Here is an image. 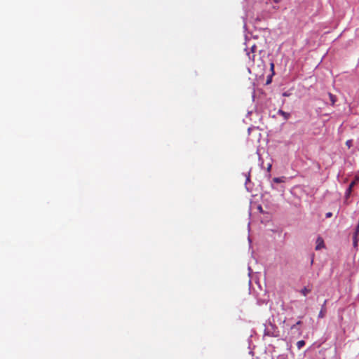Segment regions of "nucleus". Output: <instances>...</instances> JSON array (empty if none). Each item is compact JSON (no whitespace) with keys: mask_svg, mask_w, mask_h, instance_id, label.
I'll return each mask as SVG.
<instances>
[{"mask_svg":"<svg viewBox=\"0 0 359 359\" xmlns=\"http://www.w3.org/2000/svg\"><path fill=\"white\" fill-rule=\"evenodd\" d=\"M249 180H250V176L248 175V176H247L246 181L248 182Z\"/></svg>","mask_w":359,"mask_h":359,"instance_id":"nucleus-14","label":"nucleus"},{"mask_svg":"<svg viewBox=\"0 0 359 359\" xmlns=\"http://www.w3.org/2000/svg\"><path fill=\"white\" fill-rule=\"evenodd\" d=\"M311 292V287H304L302 288L299 292L304 297H306L308 294Z\"/></svg>","mask_w":359,"mask_h":359,"instance_id":"nucleus-5","label":"nucleus"},{"mask_svg":"<svg viewBox=\"0 0 359 359\" xmlns=\"http://www.w3.org/2000/svg\"><path fill=\"white\" fill-rule=\"evenodd\" d=\"M332 212H329L326 213V215H325V216H326V217H327V218L331 217H332Z\"/></svg>","mask_w":359,"mask_h":359,"instance_id":"nucleus-12","label":"nucleus"},{"mask_svg":"<svg viewBox=\"0 0 359 359\" xmlns=\"http://www.w3.org/2000/svg\"><path fill=\"white\" fill-rule=\"evenodd\" d=\"M302 323V322L300 320H299L298 322H297V323L295 325H294L292 327V329L294 328L296 325H300Z\"/></svg>","mask_w":359,"mask_h":359,"instance_id":"nucleus-13","label":"nucleus"},{"mask_svg":"<svg viewBox=\"0 0 359 359\" xmlns=\"http://www.w3.org/2000/svg\"><path fill=\"white\" fill-rule=\"evenodd\" d=\"M246 47L245 51L248 58L251 61H254L255 52L257 50V46L251 39H247L245 43Z\"/></svg>","mask_w":359,"mask_h":359,"instance_id":"nucleus-1","label":"nucleus"},{"mask_svg":"<svg viewBox=\"0 0 359 359\" xmlns=\"http://www.w3.org/2000/svg\"><path fill=\"white\" fill-rule=\"evenodd\" d=\"M273 181L276 183H281L283 182V177H275L273 179Z\"/></svg>","mask_w":359,"mask_h":359,"instance_id":"nucleus-9","label":"nucleus"},{"mask_svg":"<svg viewBox=\"0 0 359 359\" xmlns=\"http://www.w3.org/2000/svg\"><path fill=\"white\" fill-rule=\"evenodd\" d=\"M355 182L353 181L348 185V187L347 188V189L346 190V192H345V196L346 198H348L349 196L351 195V193L352 191V189H353V186L355 185Z\"/></svg>","mask_w":359,"mask_h":359,"instance_id":"nucleus-3","label":"nucleus"},{"mask_svg":"<svg viewBox=\"0 0 359 359\" xmlns=\"http://www.w3.org/2000/svg\"><path fill=\"white\" fill-rule=\"evenodd\" d=\"M316 243V250H320L325 247L324 241L321 237L317 238Z\"/></svg>","mask_w":359,"mask_h":359,"instance_id":"nucleus-2","label":"nucleus"},{"mask_svg":"<svg viewBox=\"0 0 359 359\" xmlns=\"http://www.w3.org/2000/svg\"><path fill=\"white\" fill-rule=\"evenodd\" d=\"M352 140H348L346 142V144L347 145V147L348 148H350L351 146H352Z\"/></svg>","mask_w":359,"mask_h":359,"instance_id":"nucleus-10","label":"nucleus"},{"mask_svg":"<svg viewBox=\"0 0 359 359\" xmlns=\"http://www.w3.org/2000/svg\"><path fill=\"white\" fill-rule=\"evenodd\" d=\"M258 208H259V210H262V207L261 206H259Z\"/></svg>","mask_w":359,"mask_h":359,"instance_id":"nucleus-15","label":"nucleus"},{"mask_svg":"<svg viewBox=\"0 0 359 359\" xmlns=\"http://www.w3.org/2000/svg\"><path fill=\"white\" fill-rule=\"evenodd\" d=\"M290 95V93H289V92H285L283 93V96H284V97H288Z\"/></svg>","mask_w":359,"mask_h":359,"instance_id":"nucleus-11","label":"nucleus"},{"mask_svg":"<svg viewBox=\"0 0 359 359\" xmlns=\"http://www.w3.org/2000/svg\"><path fill=\"white\" fill-rule=\"evenodd\" d=\"M305 345V341L304 340L298 341L297 343V348L299 350Z\"/></svg>","mask_w":359,"mask_h":359,"instance_id":"nucleus-8","label":"nucleus"},{"mask_svg":"<svg viewBox=\"0 0 359 359\" xmlns=\"http://www.w3.org/2000/svg\"><path fill=\"white\" fill-rule=\"evenodd\" d=\"M326 303H327V301L325 300V301L324 302L323 305L322 306V308H321L320 311V312H319V313H318V318H324V317H325V311H326L325 304H326Z\"/></svg>","mask_w":359,"mask_h":359,"instance_id":"nucleus-4","label":"nucleus"},{"mask_svg":"<svg viewBox=\"0 0 359 359\" xmlns=\"http://www.w3.org/2000/svg\"><path fill=\"white\" fill-rule=\"evenodd\" d=\"M328 95H329V97H330V102H331L332 104V105L334 104V103L337 101L336 97L334 95L331 94V93H329Z\"/></svg>","mask_w":359,"mask_h":359,"instance_id":"nucleus-7","label":"nucleus"},{"mask_svg":"<svg viewBox=\"0 0 359 359\" xmlns=\"http://www.w3.org/2000/svg\"><path fill=\"white\" fill-rule=\"evenodd\" d=\"M278 114L282 115L285 120L288 119L290 117V114L289 113L283 111L282 110H279Z\"/></svg>","mask_w":359,"mask_h":359,"instance_id":"nucleus-6","label":"nucleus"}]
</instances>
